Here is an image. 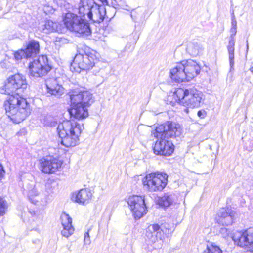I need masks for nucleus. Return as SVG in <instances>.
Returning <instances> with one entry per match:
<instances>
[{
	"label": "nucleus",
	"instance_id": "nucleus-35",
	"mask_svg": "<svg viewBox=\"0 0 253 253\" xmlns=\"http://www.w3.org/2000/svg\"><path fill=\"white\" fill-rule=\"evenodd\" d=\"M5 171L2 164L0 163V180H1L4 176Z\"/></svg>",
	"mask_w": 253,
	"mask_h": 253
},
{
	"label": "nucleus",
	"instance_id": "nucleus-15",
	"mask_svg": "<svg viewBox=\"0 0 253 253\" xmlns=\"http://www.w3.org/2000/svg\"><path fill=\"white\" fill-rule=\"evenodd\" d=\"M29 68L31 76L36 78L44 75L50 70L47 58L45 55L40 56L38 59L30 62Z\"/></svg>",
	"mask_w": 253,
	"mask_h": 253
},
{
	"label": "nucleus",
	"instance_id": "nucleus-12",
	"mask_svg": "<svg viewBox=\"0 0 253 253\" xmlns=\"http://www.w3.org/2000/svg\"><path fill=\"white\" fill-rule=\"evenodd\" d=\"M128 206L135 220H139L148 212L144 195H130L127 199Z\"/></svg>",
	"mask_w": 253,
	"mask_h": 253
},
{
	"label": "nucleus",
	"instance_id": "nucleus-7",
	"mask_svg": "<svg viewBox=\"0 0 253 253\" xmlns=\"http://www.w3.org/2000/svg\"><path fill=\"white\" fill-rule=\"evenodd\" d=\"M64 23L67 29L76 33L79 36L85 37L91 35L89 23L75 14L67 13L64 19Z\"/></svg>",
	"mask_w": 253,
	"mask_h": 253
},
{
	"label": "nucleus",
	"instance_id": "nucleus-38",
	"mask_svg": "<svg viewBox=\"0 0 253 253\" xmlns=\"http://www.w3.org/2000/svg\"><path fill=\"white\" fill-rule=\"evenodd\" d=\"M54 181V179L48 178L45 184V186L47 188H50V184Z\"/></svg>",
	"mask_w": 253,
	"mask_h": 253
},
{
	"label": "nucleus",
	"instance_id": "nucleus-19",
	"mask_svg": "<svg viewBox=\"0 0 253 253\" xmlns=\"http://www.w3.org/2000/svg\"><path fill=\"white\" fill-rule=\"evenodd\" d=\"M186 77L189 79L196 78L200 73L201 68L200 65L192 59L182 60Z\"/></svg>",
	"mask_w": 253,
	"mask_h": 253
},
{
	"label": "nucleus",
	"instance_id": "nucleus-11",
	"mask_svg": "<svg viewBox=\"0 0 253 253\" xmlns=\"http://www.w3.org/2000/svg\"><path fill=\"white\" fill-rule=\"evenodd\" d=\"M63 161L58 157L48 155L38 160V168L42 174H54L63 167Z\"/></svg>",
	"mask_w": 253,
	"mask_h": 253
},
{
	"label": "nucleus",
	"instance_id": "nucleus-29",
	"mask_svg": "<svg viewBox=\"0 0 253 253\" xmlns=\"http://www.w3.org/2000/svg\"><path fill=\"white\" fill-rule=\"evenodd\" d=\"M172 202L171 196L167 194L160 196L158 198L157 203L160 206L164 208L169 207Z\"/></svg>",
	"mask_w": 253,
	"mask_h": 253
},
{
	"label": "nucleus",
	"instance_id": "nucleus-17",
	"mask_svg": "<svg viewBox=\"0 0 253 253\" xmlns=\"http://www.w3.org/2000/svg\"><path fill=\"white\" fill-rule=\"evenodd\" d=\"M40 50L39 43L37 41H30L24 50L21 49L14 53L16 60L19 61L23 58H28L39 53Z\"/></svg>",
	"mask_w": 253,
	"mask_h": 253
},
{
	"label": "nucleus",
	"instance_id": "nucleus-24",
	"mask_svg": "<svg viewBox=\"0 0 253 253\" xmlns=\"http://www.w3.org/2000/svg\"><path fill=\"white\" fill-rule=\"evenodd\" d=\"M231 35L230 37V40L229 41L228 45L227 46V49L229 54V60L230 65L232 67L234 65V46L235 40L234 36L237 33L236 28H231L230 29Z\"/></svg>",
	"mask_w": 253,
	"mask_h": 253
},
{
	"label": "nucleus",
	"instance_id": "nucleus-32",
	"mask_svg": "<svg viewBox=\"0 0 253 253\" xmlns=\"http://www.w3.org/2000/svg\"><path fill=\"white\" fill-rule=\"evenodd\" d=\"M67 42L66 39L62 37H57L55 40V44L57 45H61Z\"/></svg>",
	"mask_w": 253,
	"mask_h": 253
},
{
	"label": "nucleus",
	"instance_id": "nucleus-21",
	"mask_svg": "<svg viewBox=\"0 0 253 253\" xmlns=\"http://www.w3.org/2000/svg\"><path fill=\"white\" fill-rule=\"evenodd\" d=\"M90 10L88 16L89 19L96 23H100L103 20L106 12L105 8L103 6L99 5L93 2Z\"/></svg>",
	"mask_w": 253,
	"mask_h": 253
},
{
	"label": "nucleus",
	"instance_id": "nucleus-26",
	"mask_svg": "<svg viewBox=\"0 0 253 253\" xmlns=\"http://www.w3.org/2000/svg\"><path fill=\"white\" fill-rule=\"evenodd\" d=\"M93 3L92 0H81L78 6L79 17L84 18L85 15L88 17Z\"/></svg>",
	"mask_w": 253,
	"mask_h": 253
},
{
	"label": "nucleus",
	"instance_id": "nucleus-10",
	"mask_svg": "<svg viewBox=\"0 0 253 253\" xmlns=\"http://www.w3.org/2000/svg\"><path fill=\"white\" fill-rule=\"evenodd\" d=\"M232 239L235 246L253 253V226L236 231L233 233Z\"/></svg>",
	"mask_w": 253,
	"mask_h": 253
},
{
	"label": "nucleus",
	"instance_id": "nucleus-3",
	"mask_svg": "<svg viewBox=\"0 0 253 253\" xmlns=\"http://www.w3.org/2000/svg\"><path fill=\"white\" fill-rule=\"evenodd\" d=\"M203 100V93L195 87H179L171 91L166 98L167 104L172 106L176 104L188 108H195L200 106Z\"/></svg>",
	"mask_w": 253,
	"mask_h": 253
},
{
	"label": "nucleus",
	"instance_id": "nucleus-2",
	"mask_svg": "<svg viewBox=\"0 0 253 253\" xmlns=\"http://www.w3.org/2000/svg\"><path fill=\"white\" fill-rule=\"evenodd\" d=\"M70 101L67 111L70 119L84 120L89 116L88 107L95 101L93 93L86 89L75 88L67 94Z\"/></svg>",
	"mask_w": 253,
	"mask_h": 253
},
{
	"label": "nucleus",
	"instance_id": "nucleus-37",
	"mask_svg": "<svg viewBox=\"0 0 253 253\" xmlns=\"http://www.w3.org/2000/svg\"><path fill=\"white\" fill-rule=\"evenodd\" d=\"M231 28H237V21L236 20L235 16L233 14L232 19H231Z\"/></svg>",
	"mask_w": 253,
	"mask_h": 253
},
{
	"label": "nucleus",
	"instance_id": "nucleus-4",
	"mask_svg": "<svg viewBox=\"0 0 253 253\" xmlns=\"http://www.w3.org/2000/svg\"><path fill=\"white\" fill-rule=\"evenodd\" d=\"M83 125L77 121L66 119L60 122L57 127L60 143L66 147L76 146L79 143Z\"/></svg>",
	"mask_w": 253,
	"mask_h": 253
},
{
	"label": "nucleus",
	"instance_id": "nucleus-41",
	"mask_svg": "<svg viewBox=\"0 0 253 253\" xmlns=\"http://www.w3.org/2000/svg\"><path fill=\"white\" fill-rule=\"evenodd\" d=\"M100 2H101L102 3H104L106 1V0H99Z\"/></svg>",
	"mask_w": 253,
	"mask_h": 253
},
{
	"label": "nucleus",
	"instance_id": "nucleus-8",
	"mask_svg": "<svg viewBox=\"0 0 253 253\" xmlns=\"http://www.w3.org/2000/svg\"><path fill=\"white\" fill-rule=\"evenodd\" d=\"M64 23L67 29L76 33L79 36L85 37L91 35L89 23L75 14L67 13L64 19Z\"/></svg>",
	"mask_w": 253,
	"mask_h": 253
},
{
	"label": "nucleus",
	"instance_id": "nucleus-16",
	"mask_svg": "<svg viewBox=\"0 0 253 253\" xmlns=\"http://www.w3.org/2000/svg\"><path fill=\"white\" fill-rule=\"evenodd\" d=\"M169 224L164 222L161 224L154 223L149 225L145 230L146 236L150 239H153L154 241L158 240H162L161 233L166 234L169 231Z\"/></svg>",
	"mask_w": 253,
	"mask_h": 253
},
{
	"label": "nucleus",
	"instance_id": "nucleus-33",
	"mask_svg": "<svg viewBox=\"0 0 253 253\" xmlns=\"http://www.w3.org/2000/svg\"><path fill=\"white\" fill-rule=\"evenodd\" d=\"M197 115L201 119H203L206 117L207 112L204 109L200 110L198 111Z\"/></svg>",
	"mask_w": 253,
	"mask_h": 253
},
{
	"label": "nucleus",
	"instance_id": "nucleus-14",
	"mask_svg": "<svg viewBox=\"0 0 253 253\" xmlns=\"http://www.w3.org/2000/svg\"><path fill=\"white\" fill-rule=\"evenodd\" d=\"M157 140L152 147L153 153L158 156L169 157L172 155L175 150L173 142L164 137L155 138Z\"/></svg>",
	"mask_w": 253,
	"mask_h": 253
},
{
	"label": "nucleus",
	"instance_id": "nucleus-20",
	"mask_svg": "<svg viewBox=\"0 0 253 253\" xmlns=\"http://www.w3.org/2000/svg\"><path fill=\"white\" fill-rule=\"evenodd\" d=\"M60 220L63 226L61 234L62 236L68 238L74 232V228L72 224V219L68 214L63 212L60 216Z\"/></svg>",
	"mask_w": 253,
	"mask_h": 253
},
{
	"label": "nucleus",
	"instance_id": "nucleus-18",
	"mask_svg": "<svg viewBox=\"0 0 253 253\" xmlns=\"http://www.w3.org/2000/svg\"><path fill=\"white\" fill-rule=\"evenodd\" d=\"M235 213L228 208H223L217 213L215 217L216 223L222 226H228L232 224L235 220Z\"/></svg>",
	"mask_w": 253,
	"mask_h": 253
},
{
	"label": "nucleus",
	"instance_id": "nucleus-1",
	"mask_svg": "<svg viewBox=\"0 0 253 253\" xmlns=\"http://www.w3.org/2000/svg\"><path fill=\"white\" fill-rule=\"evenodd\" d=\"M26 80H6L0 90L2 93L7 94L3 103V108L7 117L13 123L19 124L31 114L32 106L28 98L19 93L27 88Z\"/></svg>",
	"mask_w": 253,
	"mask_h": 253
},
{
	"label": "nucleus",
	"instance_id": "nucleus-31",
	"mask_svg": "<svg viewBox=\"0 0 253 253\" xmlns=\"http://www.w3.org/2000/svg\"><path fill=\"white\" fill-rule=\"evenodd\" d=\"M8 205L4 197L0 196V217L3 216L6 212Z\"/></svg>",
	"mask_w": 253,
	"mask_h": 253
},
{
	"label": "nucleus",
	"instance_id": "nucleus-27",
	"mask_svg": "<svg viewBox=\"0 0 253 253\" xmlns=\"http://www.w3.org/2000/svg\"><path fill=\"white\" fill-rule=\"evenodd\" d=\"M46 86L48 93L54 95L61 93L63 90L62 86L58 83L57 80H48Z\"/></svg>",
	"mask_w": 253,
	"mask_h": 253
},
{
	"label": "nucleus",
	"instance_id": "nucleus-23",
	"mask_svg": "<svg viewBox=\"0 0 253 253\" xmlns=\"http://www.w3.org/2000/svg\"><path fill=\"white\" fill-rule=\"evenodd\" d=\"M39 28L40 30L45 33L52 32H61V25L58 23L54 22L50 20L45 21L43 23L39 26Z\"/></svg>",
	"mask_w": 253,
	"mask_h": 253
},
{
	"label": "nucleus",
	"instance_id": "nucleus-22",
	"mask_svg": "<svg viewBox=\"0 0 253 253\" xmlns=\"http://www.w3.org/2000/svg\"><path fill=\"white\" fill-rule=\"evenodd\" d=\"M75 201L82 205L89 203L92 199V193L90 190L84 188L80 190L75 194Z\"/></svg>",
	"mask_w": 253,
	"mask_h": 253
},
{
	"label": "nucleus",
	"instance_id": "nucleus-9",
	"mask_svg": "<svg viewBox=\"0 0 253 253\" xmlns=\"http://www.w3.org/2000/svg\"><path fill=\"white\" fill-rule=\"evenodd\" d=\"M181 133L182 129L180 125L178 123L170 121L158 125L151 132L154 138L164 137L167 139L175 138L180 136Z\"/></svg>",
	"mask_w": 253,
	"mask_h": 253
},
{
	"label": "nucleus",
	"instance_id": "nucleus-6",
	"mask_svg": "<svg viewBox=\"0 0 253 253\" xmlns=\"http://www.w3.org/2000/svg\"><path fill=\"white\" fill-rule=\"evenodd\" d=\"M64 23L67 29L76 33L79 36L85 37L91 35L89 23L75 14L67 13L64 19Z\"/></svg>",
	"mask_w": 253,
	"mask_h": 253
},
{
	"label": "nucleus",
	"instance_id": "nucleus-30",
	"mask_svg": "<svg viewBox=\"0 0 253 253\" xmlns=\"http://www.w3.org/2000/svg\"><path fill=\"white\" fill-rule=\"evenodd\" d=\"M202 253H223V252L219 246L214 243H211L210 245L206 246V249L203 251Z\"/></svg>",
	"mask_w": 253,
	"mask_h": 253
},
{
	"label": "nucleus",
	"instance_id": "nucleus-34",
	"mask_svg": "<svg viewBox=\"0 0 253 253\" xmlns=\"http://www.w3.org/2000/svg\"><path fill=\"white\" fill-rule=\"evenodd\" d=\"M0 64L2 68H7L10 66V63L7 59H4Z\"/></svg>",
	"mask_w": 253,
	"mask_h": 253
},
{
	"label": "nucleus",
	"instance_id": "nucleus-36",
	"mask_svg": "<svg viewBox=\"0 0 253 253\" xmlns=\"http://www.w3.org/2000/svg\"><path fill=\"white\" fill-rule=\"evenodd\" d=\"M23 76L20 74H15L14 75L11 76L8 79H23Z\"/></svg>",
	"mask_w": 253,
	"mask_h": 253
},
{
	"label": "nucleus",
	"instance_id": "nucleus-39",
	"mask_svg": "<svg viewBox=\"0 0 253 253\" xmlns=\"http://www.w3.org/2000/svg\"><path fill=\"white\" fill-rule=\"evenodd\" d=\"M53 1L56 2L58 5L60 6L64 5L65 2L64 0H53Z\"/></svg>",
	"mask_w": 253,
	"mask_h": 253
},
{
	"label": "nucleus",
	"instance_id": "nucleus-28",
	"mask_svg": "<svg viewBox=\"0 0 253 253\" xmlns=\"http://www.w3.org/2000/svg\"><path fill=\"white\" fill-rule=\"evenodd\" d=\"M203 48L197 42H190L187 47V52L192 56L196 57L202 53Z\"/></svg>",
	"mask_w": 253,
	"mask_h": 253
},
{
	"label": "nucleus",
	"instance_id": "nucleus-5",
	"mask_svg": "<svg viewBox=\"0 0 253 253\" xmlns=\"http://www.w3.org/2000/svg\"><path fill=\"white\" fill-rule=\"evenodd\" d=\"M168 182V175L162 172L154 171L146 174L142 178L143 187L149 192H162Z\"/></svg>",
	"mask_w": 253,
	"mask_h": 253
},
{
	"label": "nucleus",
	"instance_id": "nucleus-25",
	"mask_svg": "<svg viewBox=\"0 0 253 253\" xmlns=\"http://www.w3.org/2000/svg\"><path fill=\"white\" fill-rule=\"evenodd\" d=\"M170 77L171 79H185L186 78L182 61L170 69Z\"/></svg>",
	"mask_w": 253,
	"mask_h": 253
},
{
	"label": "nucleus",
	"instance_id": "nucleus-13",
	"mask_svg": "<svg viewBox=\"0 0 253 253\" xmlns=\"http://www.w3.org/2000/svg\"><path fill=\"white\" fill-rule=\"evenodd\" d=\"M95 60L93 54H77L71 64L70 70L72 72L80 73L82 70H89L94 66Z\"/></svg>",
	"mask_w": 253,
	"mask_h": 253
},
{
	"label": "nucleus",
	"instance_id": "nucleus-40",
	"mask_svg": "<svg viewBox=\"0 0 253 253\" xmlns=\"http://www.w3.org/2000/svg\"><path fill=\"white\" fill-rule=\"evenodd\" d=\"M250 71L253 74V66L250 69Z\"/></svg>",
	"mask_w": 253,
	"mask_h": 253
}]
</instances>
